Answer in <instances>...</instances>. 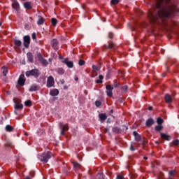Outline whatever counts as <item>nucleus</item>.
<instances>
[{"label": "nucleus", "mask_w": 179, "mask_h": 179, "mask_svg": "<svg viewBox=\"0 0 179 179\" xmlns=\"http://www.w3.org/2000/svg\"><path fill=\"white\" fill-rule=\"evenodd\" d=\"M41 64H42V65H43L44 66H47V65H48V61H47L45 59H43V60H41Z\"/></svg>", "instance_id": "2f4dec72"}, {"label": "nucleus", "mask_w": 179, "mask_h": 179, "mask_svg": "<svg viewBox=\"0 0 179 179\" xmlns=\"http://www.w3.org/2000/svg\"><path fill=\"white\" fill-rule=\"evenodd\" d=\"M44 22H45V20L42 16H38V20L37 21V24L38 26H41V24H44Z\"/></svg>", "instance_id": "f3484780"}, {"label": "nucleus", "mask_w": 179, "mask_h": 179, "mask_svg": "<svg viewBox=\"0 0 179 179\" xmlns=\"http://www.w3.org/2000/svg\"><path fill=\"white\" fill-rule=\"evenodd\" d=\"M52 156H54L52 152L48 151L41 155L39 159L43 163H48V161L50 159H51V157H52Z\"/></svg>", "instance_id": "f03ea898"}, {"label": "nucleus", "mask_w": 179, "mask_h": 179, "mask_svg": "<svg viewBox=\"0 0 179 179\" xmlns=\"http://www.w3.org/2000/svg\"><path fill=\"white\" fill-rule=\"evenodd\" d=\"M1 71L3 72V75L4 76H6V74L8 73V68L6 66H3L1 68Z\"/></svg>", "instance_id": "bb28decb"}, {"label": "nucleus", "mask_w": 179, "mask_h": 179, "mask_svg": "<svg viewBox=\"0 0 179 179\" xmlns=\"http://www.w3.org/2000/svg\"><path fill=\"white\" fill-rule=\"evenodd\" d=\"M130 150H131L132 152H134V150H135V149L134 148V146L130 147Z\"/></svg>", "instance_id": "49530a36"}, {"label": "nucleus", "mask_w": 179, "mask_h": 179, "mask_svg": "<svg viewBox=\"0 0 179 179\" xmlns=\"http://www.w3.org/2000/svg\"><path fill=\"white\" fill-rule=\"evenodd\" d=\"M169 177H174V176H176V171L173 170L169 171Z\"/></svg>", "instance_id": "e433bc0d"}, {"label": "nucleus", "mask_w": 179, "mask_h": 179, "mask_svg": "<svg viewBox=\"0 0 179 179\" xmlns=\"http://www.w3.org/2000/svg\"><path fill=\"white\" fill-rule=\"evenodd\" d=\"M99 118L101 121H106L107 120V115L104 113L99 114Z\"/></svg>", "instance_id": "4be33fe9"}, {"label": "nucleus", "mask_w": 179, "mask_h": 179, "mask_svg": "<svg viewBox=\"0 0 179 179\" xmlns=\"http://www.w3.org/2000/svg\"><path fill=\"white\" fill-rule=\"evenodd\" d=\"M23 45L25 47V48H29L30 45V36H24L23 37Z\"/></svg>", "instance_id": "423d86ee"}, {"label": "nucleus", "mask_w": 179, "mask_h": 179, "mask_svg": "<svg viewBox=\"0 0 179 179\" xmlns=\"http://www.w3.org/2000/svg\"><path fill=\"white\" fill-rule=\"evenodd\" d=\"M26 107H31L32 103L31 100H27L24 102Z\"/></svg>", "instance_id": "7c9ffc66"}, {"label": "nucleus", "mask_w": 179, "mask_h": 179, "mask_svg": "<svg viewBox=\"0 0 179 179\" xmlns=\"http://www.w3.org/2000/svg\"><path fill=\"white\" fill-rule=\"evenodd\" d=\"M14 44L17 47H20V45H22V41L15 39V40H14Z\"/></svg>", "instance_id": "b1692460"}, {"label": "nucleus", "mask_w": 179, "mask_h": 179, "mask_svg": "<svg viewBox=\"0 0 179 179\" xmlns=\"http://www.w3.org/2000/svg\"><path fill=\"white\" fill-rule=\"evenodd\" d=\"M54 85H55V81L54 80V77L50 76L48 78L46 86H47V87H54Z\"/></svg>", "instance_id": "20e7f679"}, {"label": "nucleus", "mask_w": 179, "mask_h": 179, "mask_svg": "<svg viewBox=\"0 0 179 179\" xmlns=\"http://www.w3.org/2000/svg\"><path fill=\"white\" fill-rule=\"evenodd\" d=\"M148 110L150 111H152V110H153V107L152 106H149Z\"/></svg>", "instance_id": "a18cd8bd"}, {"label": "nucleus", "mask_w": 179, "mask_h": 179, "mask_svg": "<svg viewBox=\"0 0 179 179\" xmlns=\"http://www.w3.org/2000/svg\"><path fill=\"white\" fill-rule=\"evenodd\" d=\"M120 0H111L110 5H118Z\"/></svg>", "instance_id": "473e14b6"}, {"label": "nucleus", "mask_w": 179, "mask_h": 179, "mask_svg": "<svg viewBox=\"0 0 179 179\" xmlns=\"http://www.w3.org/2000/svg\"><path fill=\"white\" fill-rule=\"evenodd\" d=\"M15 114H17V112H16V110H15Z\"/></svg>", "instance_id": "4d7b16f0"}, {"label": "nucleus", "mask_w": 179, "mask_h": 179, "mask_svg": "<svg viewBox=\"0 0 179 179\" xmlns=\"http://www.w3.org/2000/svg\"><path fill=\"white\" fill-rule=\"evenodd\" d=\"M106 93L108 97H113V90H114V87L108 85L106 86Z\"/></svg>", "instance_id": "39448f33"}, {"label": "nucleus", "mask_w": 179, "mask_h": 179, "mask_svg": "<svg viewBox=\"0 0 179 179\" xmlns=\"http://www.w3.org/2000/svg\"><path fill=\"white\" fill-rule=\"evenodd\" d=\"M104 79V77L101 75L99 76V79L96 80V83H103V80Z\"/></svg>", "instance_id": "cd10ccee"}, {"label": "nucleus", "mask_w": 179, "mask_h": 179, "mask_svg": "<svg viewBox=\"0 0 179 179\" xmlns=\"http://www.w3.org/2000/svg\"><path fill=\"white\" fill-rule=\"evenodd\" d=\"M38 90V86H37V85H32L29 88L30 92H36Z\"/></svg>", "instance_id": "412c9836"}, {"label": "nucleus", "mask_w": 179, "mask_h": 179, "mask_svg": "<svg viewBox=\"0 0 179 179\" xmlns=\"http://www.w3.org/2000/svg\"><path fill=\"white\" fill-rule=\"evenodd\" d=\"M153 124H155V120L152 118H150L146 121L145 125L146 127H152Z\"/></svg>", "instance_id": "dca6fc26"}, {"label": "nucleus", "mask_w": 179, "mask_h": 179, "mask_svg": "<svg viewBox=\"0 0 179 179\" xmlns=\"http://www.w3.org/2000/svg\"><path fill=\"white\" fill-rule=\"evenodd\" d=\"M95 106L96 107H100V106H101V102L100 101H95Z\"/></svg>", "instance_id": "58836bf2"}, {"label": "nucleus", "mask_w": 179, "mask_h": 179, "mask_svg": "<svg viewBox=\"0 0 179 179\" xmlns=\"http://www.w3.org/2000/svg\"><path fill=\"white\" fill-rule=\"evenodd\" d=\"M50 94L52 96H58V94H59V91L57 89L52 90L50 92Z\"/></svg>", "instance_id": "4468645a"}, {"label": "nucleus", "mask_w": 179, "mask_h": 179, "mask_svg": "<svg viewBox=\"0 0 179 179\" xmlns=\"http://www.w3.org/2000/svg\"><path fill=\"white\" fill-rule=\"evenodd\" d=\"M12 8L13 9H15L16 12H18V10H20V5L19 4V2L17 1H13L12 3Z\"/></svg>", "instance_id": "9d476101"}, {"label": "nucleus", "mask_w": 179, "mask_h": 179, "mask_svg": "<svg viewBox=\"0 0 179 179\" xmlns=\"http://www.w3.org/2000/svg\"><path fill=\"white\" fill-rule=\"evenodd\" d=\"M61 83H62V85H64V83H65V80H61Z\"/></svg>", "instance_id": "de8ad7c7"}, {"label": "nucleus", "mask_w": 179, "mask_h": 179, "mask_svg": "<svg viewBox=\"0 0 179 179\" xmlns=\"http://www.w3.org/2000/svg\"><path fill=\"white\" fill-rule=\"evenodd\" d=\"M27 57L29 62H33V61H34V56H33L32 52H28Z\"/></svg>", "instance_id": "2eb2a0df"}, {"label": "nucleus", "mask_w": 179, "mask_h": 179, "mask_svg": "<svg viewBox=\"0 0 179 179\" xmlns=\"http://www.w3.org/2000/svg\"><path fill=\"white\" fill-rule=\"evenodd\" d=\"M113 33H110L109 34V38H113Z\"/></svg>", "instance_id": "c03bdc74"}, {"label": "nucleus", "mask_w": 179, "mask_h": 179, "mask_svg": "<svg viewBox=\"0 0 179 179\" xmlns=\"http://www.w3.org/2000/svg\"><path fill=\"white\" fill-rule=\"evenodd\" d=\"M23 6L25 9H33V6H31V2L30 1H26L23 3Z\"/></svg>", "instance_id": "f8f14e48"}, {"label": "nucleus", "mask_w": 179, "mask_h": 179, "mask_svg": "<svg viewBox=\"0 0 179 179\" xmlns=\"http://www.w3.org/2000/svg\"><path fill=\"white\" fill-rule=\"evenodd\" d=\"M15 110H23V104H22L20 103H15Z\"/></svg>", "instance_id": "6ab92c4d"}, {"label": "nucleus", "mask_w": 179, "mask_h": 179, "mask_svg": "<svg viewBox=\"0 0 179 179\" xmlns=\"http://www.w3.org/2000/svg\"><path fill=\"white\" fill-rule=\"evenodd\" d=\"M79 65H80V66H83V65H85V60H82V59H80V61H79Z\"/></svg>", "instance_id": "ea45409f"}, {"label": "nucleus", "mask_w": 179, "mask_h": 179, "mask_svg": "<svg viewBox=\"0 0 179 179\" xmlns=\"http://www.w3.org/2000/svg\"><path fill=\"white\" fill-rule=\"evenodd\" d=\"M160 136L162 139H165V141H170V136L164 134V133H161Z\"/></svg>", "instance_id": "a211bd4d"}, {"label": "nucleus", "mask_w": 179, "mask_h": 179, "mask_svg": "<svg viewBox=\"0 0 179 179\" xmlns=\"http://www.w3.org/2000/svg\"><path fill=\"white\" fill-rule=\"evenodd\" d=\"M59 125L62 129L61 135H64L65 132H66V131L69 129V128L68 127V124H64L62 123H59Z\"/></svg>", "instance_id": "0eeeda50"}, {"label": "nucleus", "mask_w": 179, "mask_h": 179, "mask_svg": "<svg viewBox=\"0 0 179 179\" xmlns=\"http://www.w3.org/2000/svg\"><path fill=\"white\" fill-rule=\"evenodd\" d=\"M113 132H115V128H113Z\"/></svg>", "instance_id": "864d4df0"}, {"label": "nucleus", "mask_w": 179, "mask_h": 179, "mask_svg": "<svg viewBox=\"0 0 179 179\" xmlns=\"http://www.w3.org/2000/svg\"><path fill=\"white\" fill-rule=\"evenodd\" d=\"M6 131L7 132H12L13 131V127L9 124L6 126Z\"/></svg>", "instance_id": "a878e982"}, {"label": "nucleus", "mask_w": 179, "mask_h": 179, "mask_svg": "<svg viewBox=\"0 0 179 179\" xmlns=\"http://www.w3.org/2000/svg\"><path fill=\"white\" fill-rule=\"evenodd\" d=\"M27 78H30V76H34V78H38L40 76V71L37 69L28 71L25 73Z\"/></svg>", "instance_id": "7ed1b4c3"}, {"label": "nucleus", "mask_w": 179, "mask_h": 179, "mask_svg": "<svg viewBox=\"0 0 179 179\" xmlns=\"http://www.w3.org/2000/svg\"><path fill=\"white\" fill-rule=\"evenodd\" d=\"M51 22H52V26L55 27V26H57V23H58V21L55 18H52Z\"/></svg>", "instance_id": "72a5a7b5"}, {"label": "nucleus", "mask_w": 179, "mask_h": 179, "mask_svg": "<svg viewBox=\"0 0 179 179\" xmlns=\"http://www.w3.org/2000/svg\"><path fill=\"white\" fill-rule=\"evenodd\" d=\"M133 135L135 136L136 141H137V142H139V141H141V135H139L138 132L134 131Z\"/></svg>", "instance_id": "aec40b11"}, {"label": "nucleus", "mask_w": 179, "mask_h": 179, "mask_svg": "<svg viewBox=\"0 0 179 179\" xmlns=\"http://www.w3.org/2000/svg\"><path fill=\"white\" fill-rule=\"evenodd\" d=\"M52 48L57 51L58 50V41L57 39H53L51 42Z\"/></svg>", "instance_id": "ddd939ff"}, {"label": "nucleus", "mask_w": 179, "mask_h": 179, "mask_svg": "<svg viewBox=\"0 0 179 179\" xmlns=\"http://www.w3.org/2000/svg\"><path fill=\"white\" fill-rule=\"evenodd\" d=\"M117 179H124V176H121V175H118L117 176Z\"/></svg>", "instance_id": "37998d69"}, {"label": "nucleus", "mask_w": 179, "mask_h": 179, "mask_svg": "<svg viewBox=\"0 0 179 179\" xmlns=\"http://www.w3.org/2000/svg\"><path fill=\"white\" fill-rule=\"evenodd\" d=\"M38 59L39 62H41V61H43L44 59L41 53L38 54Z\"/></svg>", "instance_id": "c9c22d12"}, {"label": "nucleus", "mask_w": 179, "mask_h": 179, "mask_svg": "<svg viewBox=\"0 0 179 179\" xmlns=\"http://www.w3.org/2000/svg\"><path fill=\"white\" fill-rule=\"evenodd\" d=\"M143 159L144 160H148V157H144Z\"/></svg>", "instance_id": "603ef678"}, {"label": "nucleus", "mask_w": 179, "mask_h": 179, "mask_svg": "<svg viewBox=\"0 0 179 179\" xmlns=\"http://www.w3.org/2000/svg\"><path fill=\"white\" fill-rule=\"evenodd\" d=\"M164 100L166 104H171V103H173V97L169 94H165Z\"/></svg>", "instance_id": "1a4fd4ad"}, {"label": "nucleus", "mask_w": 179, "mask_h": 179, "mask_svg": "<svg viewBox=\"0 0 179 179\" xmlns=\"http://www.w3.org/2000/svg\"><path fill=\"white\" fill-rule=\"evenodd\" d=\"M62 62V64H65L69 68H73V62L69 61L68 58L64 59Z\"/></svg>", "instance_id": "6e6552de"}, {"label": "nucleus", "mask_w": 179, "mask_h": 179, "mask_svg": "<svg viewBox=\"0 0 179 179\" xmlns=\"http://www.w3.org/2000/svg\"><path fill=\"white\" fill-rule=\"evenodd\" d=\"M30 19H31V20H33V18L31 17H30Z\"/></svg>", "instance_id": "5fc2aeb1"}, {"label": "nucleus", "mask_w": 179, "mask_h": 179, "mask_svg": "<svg viewBox=\"0 0 179 179\" xmlns=\"http://www.w3.org/2000/svg\"><path fill=\"white\" fill-rule=\"evenodd\" d=\"M75 80H76V82H78V80H79V78H78V77H76V78H75Z\"/></svg>", "instance_id": "3c124183"}, {"label": "nucleus", "mask_w": 179, "mask_h": 179, "mask_svg": "<svg viewBox=\"0 0 179 179\" xmlns=\"http://www.w3.org/2000/svg\"><path fill=\"white\" fill-rule=\"evenodd\" d=\"M56 71L57 72V73L59 75H64V73H65V70H64V69L62 68H58Z\"/></svg>", "instance_id": "5701e85b"}, {"label": "nucleus", "mask_w": 179, "mask_h": 179, "mask_svg": "<svg viewBox=\"0 0 179 179\" xmlns=\"http://www.w3.org/2000/svg\"><path fill=\"white\" fill-rule=\"evenodd\" d=\"M1 26H2V23L0 22V27H1Z\"/></svg>", "instance_id": "6e6d98bb"}, {"label": "nucleus", "mask_w": 179, "mask_h": 179, "mask_svg": "<svg viewBox=\"0 0 179 179\" xmlns=\"http://www.w3.org/2000/svg\"><path fill=\"white\" fill-rule=\"evenodd\" d=\"M122 92H127V90H128V86L124 85L122 87Z\"/></svg>", "instance_id": "a19ab883"}, {"label": "nucleus", "mask_w": 179, "mask_h": 179, "mask_svg": "<svg viewBox=\"0 0 179 179\" xmlns=\"http://www.w3.org/2000/svg\"><path fill=\"white\" fill-rule=\"evenodd\" d=\"M25 83L24 75H21L18 79V84H20V86H24Z\"/></svg>", "instance_id": "9b49d317"}, {"label": "nucleus", "mask_w": 179, "mask_h": 179, "mask_svg": "<svg viewBox=\"0 0 179 179\" xmlns=\"http://www.w3.org/2000/svg\"><path fill=\"white\" fill-rule=\"evenodd\" d=\"M64 90H66V89H68V86L64 85Z\"/></svg>", "instance_id": "09e8293b"}, {"label": "nucleus", "mask_w": 179, "mask_h": 179, "mask_svg": "<svg viewBox=\"0 0 179 179\" xmlns=\"http://www.w3.org/2000/svg\"><path fill=\"white\" fill-rule=\"evenodd\" d=\"M84 93H85V94L86 96H87V90H85V91H84Z\"/></svg>", "instance_id": "8fccbe9b"}, {"label": "nucleus", "mask_w": 179, "mask_h": 179, "mask_svg": "<svg viewBox=\"0 0 179 179\" xmlns=\"http://www.w3.org/2000/svg\"><path fill=\"white\" fill-rule=\"evenodd\" d=\"M73 165L74 169H80L82 167L80 164H79L78 162H73Z\"/></svg>", "instance_id": "c756f323"}, {"label": "nucleus", "mask_w": 179, "mask_h": 179, "mask_svg": "<svg viewBox=\"0 0 179 179\" xmlns=\"http://www.w3.org/2000/svg\"><path fill=\"white\" fill-rule=\"evenodd\" d=\"M37 38V36H36V33H33L32 34V39L33 40H36Z\"/></svg>", "instance_id": "79ce46f5"}, {"label": "nucleus", "mask_w": 179, "mask_h": 179, "mask_svg": "<svg viewBox=\"0 0 179 179\" xmlns=\"http://www.w3.org/2000/svg\"><path fill=\"white\" fill-rule=\"evenodd\" d=\"M171 0H157L155 6L149 10L148 17L152 23L165 24L164 20L179 13V3H169Z\"/></svg>", "instance_id": "f257e3e1"}, {"label": "nucleus", "mask_w": 179, "mask_h": 179, "mask_svg": "<svg viewBox=\"0 0 179 179\" xmlns=\"http://www.w3.org/2000/svg\"><path fill=\"white\" fill-rule=\"evenodd\" d=\"M164 122L163 119L158 117L157 119V123L158 124V125H162V124Z\"/></svg>", "instance_id": "f704fd0d"}, {"label": "nucleus", "mask_w": 179, "mask_h": 179, "mask_svg": "<svg viewBox=\"0 0 179 179\" xmlns=\"http://www.w3.org/2000/svg\"><path fill=\"white\" fill-rule=\"evenodd\" d=\"M173 144L175 145V146H178L179 145V140L178 139H176L173 141Z\"/></svg>", "instance_id": "4c0bfd02"}, {"label": "nucleus", "mask_w": 179, "mask_h": 179, "mask_svg": "<svg viewBox=\"0 0 179 179\" xmlns=\"http://www.w3.org/2000/svg\"><path fill=\"white\" fill-rule=\"evenodd\" d=\"M22 1H26V0H22Z\"/></svg>", "instance_id": "bf43d9fd"}, {"label": "nucleus", "mask_w": 179, "mask_h": 179, "mask_svg": "<svg viewBox=\"0 0 179 179\" xmlns=\"http://www.w3.org/2000/svg\"><path fill=\"white\" fill-rule=\"evenodd\" d=\"M111 113H113V110H111Z\"/></svg>", "instance_id": "13d9d810"}, {"label": "nucleus", "mask_w": 179, "mask_h": 179, "mask_svg": "<svg viewBox=\"0 0 179 179\" xmlns=\"http://www.w3.org/2000/svg\"><path fill=\"white\" fill-rule=\"evenodd\" d=\"M116 46H117V45H115V43H114V42H111L108 45L107 48L113 49V48H115Z\"/></svg>", "instance_id": "c85d7f7f"}, {"label": "nucleus", "mask_w": 179, "mask_h": 179, "mask_svg": "<svg viewBox=\"0 0 179 179\" xmlns=\"http://www.w3.org/2000/svg\"><path fill=\"white\" fill-rule=\"evenodd\" d=\"M162 129H163L162 124H158V125L155 126V131H157V132H160V131H162Z\"/></svg>", "instance_id": "393cba45"}]
</instances>
